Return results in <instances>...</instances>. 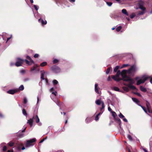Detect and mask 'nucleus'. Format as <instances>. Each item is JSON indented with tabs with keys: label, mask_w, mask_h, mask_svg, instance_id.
Masks as SVG:
<instances>
[{
	"label": "nucleus",
	"mask_w": 152,
	"mask_h": 152,
	"mask_svg": "<svg viewBox=\"0 0 152 152\" xmlns=\"http://www.w3.org/2000/svg\"><path fill=\"white\" fill-rule=\"evenodd\" d=\"M127 71L126 70H124L121 72L120 70L117 71L116 74L115 75L119 77V75H121L122 77V79L124 81H129L131 83H134V80L129 77L126 75Z\"/></svg>",
	"instance_id": "1"
},
{
	"label": "nucleus",
	"mask_w": 152,
	"mask_h": 152,
	"mask_svg": "<svg viewBox=\"0 0 152 152\" xmlns=\"http://www.w3.org/2000/svg\"><path fill=\"white\" fill-rule=\"evenodd\" d=\"M137 4L139 7V8L142 10L141 12H139L137 14L136 17H137L138 18V17L140 15H142L145 13V8L143 6V4L142 2H138Z\"/></svg>",
	"instance_id": "2"
},
{
	"label": "nucleus",
	"mask_w": 152,
	"mask_h": 152,
	"mask_svg": "<svg viewBox=\"0 0 152 152\" xmlns=\"http://www.w3.org/2000/svg\"><path fill=\"white\" fill-rule=\"evenodd\" d=\"M36 141L35 138H33L29 140H26L25 144V147H26L29 148L33 146L34 144V142Z\"/></svg>",
	"instance_id": "3"
},
{
	"label": "nucleus",
	"mask_w": 152,
	"mask_h": 152,
	"mask_svg": "<svg viewBox=\"0 0 152 152\" xmlns=\"http://www.w3.org/2000/svg\"><path fill=\"white\" fill-rule=\"evenodd\" d=\"M149 103L148 102H147L146 103V105L148 109L147 110L145 107H143L141 105H140V106L142 107L145 113H147L150 116H151V114H152V110H150L149 109Z\"/></svg>",
	"instance_id": "4"
},
{
	"label": "nucleus",
	"mask_w": 152,
	"mask_h": 152,
	"mask_svg": "<svg viewBox=\"0 0 152 152\" xmlns=\"http://www.w3.org/2000/svg\"><path fill=\"white\" fill-rule=\"evenodd\" d=\"M148 78V77L147 76H144L138 80L137 81V84L139 85L141 83H144Z\"/></svg>",
	"instance_id": "5"
},
{
	"label": "nucleus",
	"mask_w": 152,
	"mask_h": 152,
	"mask_svg": "<svg viewBox=\"0 0 152 152\" xmlns=\"http://www.w3.org/2000/svg\"><path fill=\"white\" fill-rule=\"evenodd\" d=\"M51 70L55 73H58L61 72V69L58 66L54 65L50 68Z\"/></svg>",
	"instance_id": "6"
},
{
	"label": "nucleus",
	"mask_w": 152,
	"mask_h": 152,
	"mask_svg": "<svg viewBox=\"0 0 152 152\" xmlns=\"http://www.w3.org/2000/svg\"><path fill=\"white\" fill-rule=\"evenodd\" d=\"M24 62V60L19 58H18L15 65L17 66H19L22 65V64Z\"/></svg>",
	"instance_id": "7"
},
{
	"label": "nucleus",
	"mask_w": 152,
	"mask_h": 152,
	"mask_svg": "<svg viewBox=\"0 0 152 152\" xmlns=\"http://www.w3.org/2000/svg\"><path fill=\"white\" fill-rule=\"evenodd\" d=\"M37 15H38L39 17H40V18L39 19L38 21L39 22L41 23L42 25H45L47 24V21L46 20H44L42 19H41L42 17H45L44 15H42V16H41L42 15L40 14H39L38 13L37 14Z\"/></svg>",
	"instance_id": "8"
},
{
	"label": "nucleus",
	"mask_w": 152,
	"mask_h": 152,
	"mask_svg": "<svg viewBox=\"0 0 152 152\" xmlns=\"http://www.w3.org/2000/svg\"><path fill=\"white\" fill-rule=\"evenodd\" d=\"M137 69L136 66L134 65H133L128 70H126L127 73H130L131 72H134Z\"/></svg>",
	"instance_id": "9"
},
{
	"label": "nucleus",
	"mask_w": 152,
	"mask_h": 152,
	"mask_svg": "<svg viewBox=\"0 0 152 152\" xmlns=\"http://www.w3.org/2000/svg\"><path fill=\"white\" fill-rule=\"evenodd\" d=\"M95 103L97 105H99L101 103L102 104V107L100 109L101 111H102V110L103 109L104 107V103L103 102H101V100L99 99L96 100Z\"/></svg>",
	"instance_id": "10"
},
{
	"label": "nucleus",
	"mask_w": 152,
	"mask_h": 152,
	"mask_svg": "<svg viewBox=\"0 0 152 152\" xmlns=\"http://www.w3.org/2000/svg\"><path fill=\"white\" fill-rule=\"evenodd\" d=\"M33 118V119H34L35 120L36 123H38V125L39 126L42 125V124L41 123L39 122V119L37 115H36L35 116H34Z\"/></svg>",
	"instance_id": "11"
},
{
	"label": "nucleus",
	"mask_w": 152,
	"mask_h": 152,
	"mask_svg": "<svg viewBox=\"0 0 152 152\" xmlns=\"http://www.w3.org/2000/svg\"><path fill=\"white\" fill-rule=\"evenodd\" d=\"M18 90H10L7 91V93L8 94H13L17 92Z\"/></svg>",
	"instance_id": "12"
},
{
	"label": "nucleus",
	"mask_w": 152,
	"mask_h": 152,
	"mask_svg": "<svg viewBox=\"0 0 152 152\" xmlns=\"http://www.w3.org/2000/svg\"><path fill=\"white\" fill-rule=\"evenodd\" d=\"M33 118H31L28 120L27 123L29 124L30 127H31L33 125Z\"/></svg>",
	"instance_id": "13"
},
{
	"label": "nucleus",
	"mask_w": 152,
	"mask_h": 152,
	"mask_svg": "<svg viewBox=\"0 0 152 152\" xmlns=\"http://www.w3.org/2000/svg\"><path fill=\"white\" fill-rule=\"evenodd\" d=\"M50 97L54 101L56 104L58 106H60V102L58 100H55L54 99V98L53 96L52 95H50Z\"/></svg>",
	"instance_id": "14"
},
{
	"label": "nucleus",
	"mask_w": 152,
	"mask_h": 152,
	"mask_svg": "<svg viewBox=\"0 0 152 152\" xmlns=\"http://www.w3.org/2000/svg\"><path fill=\"white\" fill-rule=\"evenodd\" d=\"M112 78L115 81H119L121 80H122V79L118 77L116 75L113 76L112 77Z\"/></svg>",
	"instance_id": "15"
},
{
	"label": "nucleus",
	"mask_w": 152,
	"mask_h": 152,
	"mask_svg": "<svg viewBox=\"0 0 152 152\" xmlns=\"http://www.w3.org/2000/svg\"><path fill=\"white\" fill-rule=\"evenodd\" d=\"M121 12L124 15L126 16H129V14L125 9H122V10Z\"/></svg>",
	"instance_id": "16"
},
{
	"label": "nucleus",
	"mask_w": 152,
	"mask_h": 152,
	"mask_svg": "<svg viewBox=\"0 0 152 152\" xmlns=\"http://www.w3.org/2000/svg\"><path fill=\"white\" fill-rule=\"evenodd\" d=\"M98 84L97 83H96L95 85V91L98 94L100 93V91H99L98 87Z\"/></svg>",
	"instance_id": "17"
},
{
	"label": "nucleus",
	"mask_w": 152,
	"mask_h": 152,
	"mask_svg": "<svg viewBox=\"0 0 152 152\" xmlns=\"http://www.w3.org/2000/svg\"><path fill=\"white\" fill-rule=\"evenodd\" d=\"M129 81L130 83V84H129V85H128V87H129L130 88H131L132 89H135V87L132 85V83H131L130 82V81ZM134 83H133V84L134 83Z\"/></svg>",
	"instance_id": "18"
},
{
	"label": "nucleus",
	"mask_w": 152,
	"mask_h": 152,
	"mask_svg": "<svg viewBox=\"0 0 152 152\" xmlns=\"http://www.w3.org/2000/svg\"><path fill=\"white\" fill-rule=\"evenodd\" d=\"M103 112V111L102 110V112H100V113H99L98 114H97L96 115V116L95 117V121H97L99 120V115H100L102 114V113Z\"/></svg>",
	"instance_id": "19"
},
{
	"label": "nucleus",
	"mask_w": 152,
	"mask_h": 152,
	"mask_svg": "<svg viewBox=\"0 0 152 152\" xmlns=\"http://www.w3.org/2000/svg\"><path fill=\"white\" fill-rule=\"evenodd\" d=\"M91 121V118H87L85 120V122L86 123H88L90 122Z\"/></svg>",
	"instance_id": "20"
},
{
	"label": "nucleus",
	"mask_w": 152,
	"mask_h": 152,
	"mask_svg": "<svg viewBox=\"0 0 152 152\" xmlns=\"http://www.w3.org/2000/svg\"><path fill=\"white\" fill-rule=\"evenodd\" d=\"M132 99L134 102L135 103H136L137 104L139 102V101L136 98H132Z\"/></svg>",
	"instance_id": "21"
},
{
	"label": "nucleus",
	"mask_w": 152,
	"mask_h": 152,
	"mask_svg": "<svg viewBox=\"0 0 152 152\" xmlns=\"http://www.w3.org/2000/svg\"><path fill=\"white\" fill-rule=\"evenodd\" d=\"M113 89L116 91L121 92L119 88L117 87H113Z\"/></svg>",
	"instance_id": "22"
},
{
	"label": "nucleus",
	"mask_w": 152,
	"mask_h": 152,
	"mask_svg": "<svg viewBox=\"0 0 152 152\" xmlns=\"http://www.w3.org/2000/svg\"><path fill=\"white\" fill-rule=\"evenodd\" d=\"M137 15H135L134 13H132L130 15V17L131 19H133L134 17H136V18H137V17H136Z\"/></svg>",
	"instance_id": "23"
},
{
	"label": "nucleus",
	"mask_w": 152,
	"mask_h": 152,
	"mask_svg": "<svg viewBox=\"0 0 152 152\" xmlns=\"http://www.w3.org/2000/svg\"><path fill=\"white\" fill-rule=\"evenodd\" d=\"M24 60V62L25 61L26 63L28 65H31L32 63L31 62V61L29 62V61L27 60L26 59L23 60ZM34 63H33V64H34Z\"/></svg>",
	"instance_id": "24"
},
{
	"label": "nucleus",
	"mask_w": 152,
	"mask_h": 152,
	"mask_svg": "<svg viewBox=\"0 0 152 152\" xmlns=\"http://www.w3.org/2000/svg\"><path fill=\"white\" fill-rule=\"evenodd\" d=\"M140 90L143 92H145L146 91V89L145 88H144V87H143V86H140Z\"/></svg>",
	"instance_id": "25"
},
{
	"label": "nucleus",
	"mask_w": 152,
	"mask_h": 152,
	"mask_svg": "<svg viewBox=\"0 0 152 152\" xmlns=\"http://www.w3.org/2000/svg\"><path fill=\"white\" fill-rule=\"evenodd\" d=\"M22 113L23 114L26 116L27 115L26 112L24 109H23L22 110Z\"/></svg>",
	"instance_id": "26"
},
{
	"label": "nucleus",
	"mask_w": 152,
	"mask_h": 152,
	"mask_svg": "<svg viewBox=\"0 0 152 152\" xmlns=\"http://www.w3.org/2000/svg\"><path fill=\"white\" fill-rule=\"evenodd\" d=\"M41 78L43 80H44L45 79V78H44V74L45 73L44 72H42V71H41Z\"/></svg>",
	"instance_id": "27"
},
{
	"label": "nucleus",
	"mask_w": 152,
	"mask_h": 152,
	"mask_svg": "<svg viewBox=\"0 0 152 152\" xmlns=\"http://www.w3.org/2000/svg\"><path fill=\"white\" fill-rule=\"evenodd\" d=\"M120 68V66H116L114 69L113 71L115 72H116Z\"/></svg>",
	"instance_id": "28"
},
{
	"label": "nucleus",
	"mask_w": 152,
	"mask_h": 152,
	"mask_svg": "<svg viewBox=\"0 0 152 152\" xmlns=\"http://www.w3.org/2000/svg\"><path fill=\"white\" fill-rule=\"evenodd\" d=\"M18 137L19 138H22L25 135L24 134L21 133V134H18Z\"/></svg>",
	"instance_id": "29"
},
{
	"label": "nucleus",
	"mask_w": 152,
	"mask_h": 152,
	"mask_svg": "<svg viewBox=\"0 0 152 152\" xmlns=\"http://www.w3.org/2000/svg\"><path fill=\"white\" fill-rule=\"evenodd\" d=\"M47 64V62H44L40 64V66L42 67L44 66Z\"/></svg>",
	"instance_id": "30"
},
{
	"label": "nucleus",
	"mask_w": 152,
	"mask_h": 152,
	"mask_svg": "<svg viewBox=\"0 0 152 152\" xmlns=\"http://www.w3.org/2000/svg\"><path fill=\"white\" fill-rule=\"evenodd\" d=\"M26 58L28 59L29 60L31 61V62L32 63H34V61L31 59V57L29 56H26Z\"/></svg>",
	"instance_id": "31"
},
{
	"label": "nucleus",
	"mask_w": 152,
	"mask_h": 152,
	"mask_svg": "<svg viewBox=\"0 0 152 152\" xmlns=\"http://www.w3.org/2000/svg\"><path fill=\"white\" fill-rule=\"evenodd\" d=\"M105 1L106 2L107 5L109 7L111 6L113 4V3L111 2L106 1Z\"/></svg>",
	"instance_id": "32"
},
{
	"label": "nucleus",
	"mask_w": 152,
	"mask_h": 152,
	"mask_svg": "<svg viewBox=\"0 0 152 152\" xmlns=\"http://www.w3.org/2000/svg\"><path fill=\"white\" fill-rule=\"evenodd\" d=\"M111 113L112 114V116L114 118H115L116 116H117V114L114 111H111Z\"/></svg>",
	"instance_id": "33"
},
{
	"label": "nucleus",
	"mask_w": 152,
	"mask_h": 152,
	"mask_svg": "<svg viewBox=\"0 0 152 152\" xmlns=\"http://www.w3.org/2000/svg\"><path fill=\"white\" fill-rule=\"evenodd\" d=\"M122 28V27L121 26H118L116 28V30L117 32H119Z\"/></svg>",
	"instance_id": "34"
},
{
	"label": "nucleus",
	"mask_w": 152,
	"mask_h": 152,
	"mask_svg": "<svg viewBox=\"0 0 152 152\" xmlns=\"http://www.w3.org/2000/svg\"><path fill=\"white\" fill-rule=\"evenodd\" d=\"M123 89L124 91H127V92L129 91V88L126 87H125V86L123 87Z\"/></svg>",
	"instance_id": "35"
},
{
	"label": "nucleus",
	"mask_w": 152,
	"mask_h": 152,
	"mask_svg": "<svg viewBox=\"0 0 152 152\" xmlns=\"http://www.w3.org/2000/svg\"><path fill=\"white\" fill-rule=\"evenodd\" d=\"M53 83L54 86L58 83V81L56 80H54L53 81Z\"/></svg>",
	"instance_id": "36"
},
{
	"label": "nucleus",
	"mask_w": 152,
	"mask_h": 152,
	"mask_svg": "<svg viewBox=\"0 0 152 152\" xmlns=\"http://www.w3.org/2000/svg\"><path fill=\"white\" fill-rule=\"evenodd\" d=\"M19 89L21 91H23L24 90V87L23 85H21L20 86L19 88Z\"/></svg>",
	"instance_id": "37"
},
{
	"label": "nucleus",
	"mask_w": 152,
	"mask_h": 152,
	"mask_svg": "<svg viewBox=\"0 0 152 152\" xmlns=\"http://www.w3.org/2000/svg\"><path fill=\"white\" fill-rule=\"evenodd\" d=\"M111 69H112L110 67H109L107 68V70L106 71V74H108L110 72V70Z\"/></svg>",
	"instance_id": "38"
},
{
	"label": "nucleus",
	"mask_w": 152,
	"mask_h": 152,
	"mask_svg": "<svg viewBox=\"0 0 152 152\" xmlns=\"http://www.w3.org/2000/svg\"><path fill=\"white\" fill-rule=\"evenodd\" d=\"M58 62V60L56 59H54L53 61V63L54 64H56Z\"/></svg>",
	"instance_id": "39"
},
{
	"label": "nucleus",
	"mask_w": 152,
	"mask_h": 152,
	"mask_svg": "<svg viewBox=\"0 0 152 152\" xmlns=\"http://www.w3.org/2000/svg\"><path fill=\"white\" fill-rule=\"evenodd\" d=\"M129 66L128 64H124L121 67V68L122 69L124 67H126Z\"/></svg>",
	"instance_id": "40"
},
{
	"label": "nucleus",
	"mask_w": 152,
	"mask_h": 152,
	"mask_svg": "<svg viewBox=\"0 0 152 152\" xmlns=\"http://www.w3.org/2000/svg\"><path fill=\"white\" fill-rule=\"evenodd\" d=\"M14 145V143L12 142H10L8 143V145L10 146H12Z\"/></svg>",
	"instance_id": "41"
},
{
	"label": "nucleus",
	"mask_w": 152,
	"mask_h": 152,
	"mask_svg": "<svg viewBox=\"0 0 152 152\" xmlns=\"http://www.w3.org/2000/svg\"><path fill=\"white\" fill-rule=\"evenodd\" d=\"M119 116L120 118L122 119L124 118V116L121 113H120L119 115Z\"/></svg>",
	"instance_id": "42"
},
{
	"label": "nucleus",
	"mask_w": 152,
	"mask_h": 152,
	"mask_svg": "<svg viewBox=\"0 0 152 152\" xmlns=\"http://www.w3.org/2000/svg\"><path fill=\"white\" fill-rule=\"evenodd\" d=\"M23 103L24 104H26L27 102V100L26 98L25 97L23 99Z\"/></svg>",
	"instance_id": "43"
},
{
	"label": "nucleus",
	"mask_w": 152,
	"mask_h": 152,
	"mask_svg": "<svg viewBox=\"0 0 152 152\" xmlns=\"http://www.w3.org/2000/svg\"><path fill=\"white\" fill-rule=\"evenodd\" d=\"M26 128L27 126L26 125H24L23 127V130L22 131V132H24L25 131V130L26 129Z\"/></svg>",
	"instance_id": "44"
},
{
	"label": "nucleus",
	"mask_w": 152,
	"mask_h": 152,
	"mask_svg": "<svg viewBox=\"0 0 152 152\" xmlns=\"http://www.w3.org/2000/svg\"><path fill=\"white\" fill-rule=\"evenodd\" d=\"M128 138L130 141H132V137L130 135H129L128 136Z\"/></svg>",
	"instance_id": "45"
},
{
	"label": "nucleus",
	"mask_w": 152,
	"mask_h": 152,
	"mask_svg": "<svg viewBox=\"0 0 152 152\" xmlns=\"http://www.w3.org/2000/svg\"><path fill=\"white\" fill-rule=\"evenodd\" d=\"M140 149H142L145 152H148V151L146 150V149L144 148L143 147H141Z\"/></svg>",
	"instance_id": "46"
},
{
	"label": "nucleus",
	"mask_w": 152,
	"mask_h": 152,
	"mask_svg": "<svg viewBox=\"0 0 152 152\" xmlns=\"http://www.w3.org/2000/svg\"><path fill=\"white\" fill-rule=\"evenodd\" d=\"M29 80V78H25L23 80V81L25 82Z\"/></svg>",
	"instance_id": "47"
},
{
	"label": "nucleus",
	"mask_w": 152,
	"mask_h": 152,
	"mask_svg": "<svg viewBox=\"0 0 152 152\" xmlns=\"http://www.w3.org/2000/svg\"><path fill=\"white\" fill-rule=\"evenodd\" d=\"M34 6L35 10L37 11L38 9V7L35 5H34Z\"/></svg>",
	"instance_id": "48"
},
{
	"label": "nucleus",
	"mask_w": 152,
	"mask_h": 152,
	"mask_svg": "<svg viewBox=\"0 0 152 152\" xmlns=\"http://www.w3.org/2000/svg\"><path fill=\"white\" fill-rule=\"evenodd\" d=\"M20 73L21 74H24L25 73V71L24 70H21L20 71Z\"/></svg>",
	"instance_id": "49"
},
{
	"label": "nucleus",
	"mask_w": 152,
	"mask_h": 152,
	"mask_svg": "<svg viewBox=\"0 0 152 152\" xmlns=\"http://www.w3.org/2000/svg\"><path fill=\"white\" fill-rule=\"evenodd\" d=\"M57 93V92L56 91H55V92H52V94L54 95V96H56Z\"/></svg>",
	"instance_id": "50"
},
{
	"label": "nucleus",
	"mask_w": 152,
	"mask_h": 152,
	"mask_svg": "<svg viewBox=\"0 0 152 152\" xmlns=\"http://www.w3.org/2000/svg\"><path fill=\"white\" fill-rule=\"evenodd\" d=\"M7 147L6 146H4L3 148V150L4 151H5L6 150H7Z\"/></svg>",
	"instance_id": "51"
},
{
	"label": "nucleus",
	"mask_w": 152,
	"mask_h": 152,
	"mask_svg": "<svg viewBox=\"0 0 152 152\" xmlns=\"http://www.w3.org/2000/svg\"><path fill=\"white\" fill-rule=\"evenodd\" d=\"M117 120L119 123V125H120V124H121V120L119 118H118L117 119Z\"/></svg>",
	"instance_id": "52"
},
{
	"label": "nucleus",
	"mask_w": 152,
	"mask_h": 152,
	"mask_svg": "<svg viewBox=\"0 0 152 152\" xmlns=\"http://www.w3.org/2000/svg\"><path fill=\"white\" fill-rule=\"evenodd\" d=\"M39 54H35L34 56L35 58H37L39 56Z\"/></svg>",
	"instance_id": "53"
},
{
	"label": "nucleus",
	"mask_w": 152,
	"mask_h": 152,
	"mask_svg": "<svg viewBox=\"0 0 152 152\" xmlns=\"http://www.w3.org/2000/svg\"><path fill=\"white\" fill-rule=\"evenodd\" d=\"M4 117V116L2 113H0V118H2Z\"/></svg>",
	"instance_id": "54"
},
{
	"label": "nucleus",
	"mask_w": 152,
	"mask_h": 152,
	"mask_svg": "<svg viewBox=\"0 0 152 152\" xmlns=\"http://www.w3.org/2000/svg\"><path fill=\"white\" fill-rule=\"evenodd\" d=\"M108 110L109 111L111 112V111H112V110L109 106H108Z\"/></svg>",
	"instance_id": "55"
},
{
	"label": "nucleus",
	"mask_w": 152,
	"mask_h": 152,
	"mask_svg": "<svg viewBox=\"0 0 152 152\" xmlns=\"http://www.w3.org/2000/svg\"><path fill=\"white\" fill-rule=\"evenodd\" d=\"M149 145L150 148H151L152 146V142L151 141H150L149 142Z\"/></svg>",
	"instance_id": "56"
},
{
	"label": "nucleus",
	"mask_w": 152,
	"mask_h": 152,
	"mask_svg": "<svg viewBox=\"0 0 152 152\" xmlns=\"http://www.w3.org/2000/svg\"><path fill=\"white\" fill-rule=\"evenodd\" d=\"M36 67H33L32 68H31V71H34V70H35L36 69Z\"/></svg>",
	"instance_id": "57"
},
{
	"label": "nucleus",
	"mask_w": 152,
	"mask_h": 152,
	"mask_svg": "<svg viewBox=\"0 0 152 152\" xmlns=\"http://www.w3.org/2000/svg\"><path fill=\"white\" fill-rule=\"evenodd\" d=\"M123 120L126 122H128L127 120L125 118H123Z\"/></svg>",
	"instance_id": "58"
},
{
	"label": "nucleus",
	"mask_w": 152,
	"mask_h": 152,
	"mask_svg": "<svg viewBox=\"0 0 152 152\" xmlns=\"http://www.w3.org/2000/svg\"><path fill=\"white\" fill-rule=\"evenodd\" d=\"M12 37V35H11L10 37L7 38V41L6 42H7L9 39H10Z\"/></svg>",
	"instance_id": "59"
},
{
	"label": "nucleus",
	"mask_w": 152,
	"mask_h": 152,
	"mask_svg": "<svg viewBox=\"0 0 152 152\" xmlns=\"http://www.w3.org/2000/svg\"><path fill=\"white\" fill-rule=\"evenodd\" d=\"M107 80L108 81H111V78H110V76H109L108 78H107Z\"/></svg>",
	"instance_id": "60"
},
{
	"label": "nucleus",
	"mask_w": 152,
	"mask_h": 152,
	"mask_svg": "<svg viewBox=\"0 0 152 152\" xmlns=\"http://www.w3.org/2000/svg\"><path fill=\"white\" fill-rule=\"evenodd\" d=\"M45 140V139L44 138H43V139L41 140L39 142V143H42V142L44 141V140Z\"/></svg>",
	"instance_id": "61"
},
{
	"label": "nucleus",
	"mask_w": 152,
	"mask_h": 152,
	"mask_svg": "<svg viewBox=\"0 0 152 152\" xmlns=\"http://www.w3.org/2000/svg\"><path fill=\"white\" fill-rule=\"evenodd\" d=\"M75 0H69L70 2L72 3L74 2L75 1Z\"/></svg>",
	"instance_id": "62"
},
{
	"label": "nucleus",
	"mask_w": 152,
	"mask_h": 152,
	"mask_svg": "<svg viewBox=\"0 0 152 152\" xmlns=\"http://www.w3.org/2000/svg\"><path fill=\"white\" fill-rule=\"evenodd\" d=\"M15 65V64L13 63H11L10 64V65L11 66H13Z\"/></svg>",
	"instance_id": "63"
},
{
	"label": "nucleus",
	"mask_w": 152,
	"mask_h": 152,
	"mask_svg": "<svg viewBox=\"0 0 152 152\" xmlns=\"http://www.w3.org/2000/svg\"><path fill=\"white\" fill-rule=\"evenodd\" d=\"M54 91V88H52L50 89V92H51L52 91Z\"/></svg>",
	"instance_id": "64"
}]
</instances>
